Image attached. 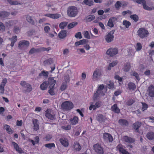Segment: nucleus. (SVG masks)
I'll list each match as a JSON object with an SVG mask.
<instances>
[{
    "instance_id": "obj_1",
    "label": "nucleus",
    "mask_w": 154,
    "mask_h": 154,
    "mask_svg": "<svg viewBox=\"0 0 154 154\" xmlns=\"http://www.w3.org/2000/svg\"><path fill=\"white\" fill-rule=\"evenodd\" d=\"M132 1L138 4H141L143 8L146 10L151 11L154 10V5L147 4L145 0H132Z\"/></svg>"
},
{
    "instance_id": "obj_2",
    "label": "nucleus",
    "mask_w": 154,
    "mask_h": 154,
    "mask_svg": "<svg viewBox=\"0 0 154 154\" xmlns=\"http://www.w3.org/2000/svg\"><path fill=\"white\" fill-rule=\"evenodd\" d=\"M78 10L76 7L74 6L69 7L67 10V14L70 17H75L77 14Z\"/></svg>"
},
{
    "instance_id": "obj_3",
    "label": "nucleus",
    "mask_w": 154,
    "mask_h": 154,
    "mask_svg": "<svg viewBox=\"0 0 154 154\" xmlns=\"http://www.w3.org/2000/svg\"><path fill=\"white\" fill-rule=\"evenodd\" d=\"M61 107L63 109L68 111L72 109L73 108L74 105L72 102L66 101L62 103Z\"/></svg>"
},
{
    "instance_id": "obj_4",
    "label": "nucleus",
    "mask_w": 154,
    "mask_h": 154,
    "mask_svg": "<svg viewBox=\"0 0 154 154\" xmlns=\"http://www.w3.org/2000/svg\"><path fill=\"white\" fill-rule=\"evenodd\" d=\"M137 33L138 36L142 38L146 37L149 34L148 31L143 28L139 29L137 31Z\"/></svg>"
},
{
    "instance_id": "obj_5",
    "label": "nucleus",
    "mask_w": 154,
    "mask_h": 154,
    "mask_svg": "<svg viewBox=\"0 0 154 154\" xmlns=\"http://www.w3.org/2000/svg\"><path fill=\"white\" fill-rule=\"evenodd\" d=\"M29 45V42L26 40H22L19 42L18 47L21 50H25L27 48Z\"/></svg>"
},
{
    "instance_id": "obj_6",
    "label": "nucleus",
    "mask_w": 154,
    "mask_h": 154,
    "mask_svg": "<svg viewBox=\"0 0 154 154\" xmlns=\"http://www.w3.org/2000/svg\"><path fill=\"white\" fill-rule=\"evenodd\" d=\"M102 71L100 69H97L93 72L92 75V79L95 81L99 80L102 74Z\"/></svg>"
},
{
    "instance_id": "obj_7",
    "label": "nucleus",
    "mask_w": 154,
    "mask_h": 154,
    "mask_svg": "<svg viewBox=\"0 0 154 154\" xmlns=\"http://www.w3.org/2000/svg\"><path fill=\"white\" fill-rule=\"evenodd\" d=\"M93 148L95 151L97 153L102 154L104 153L103 148L101 145L99 143H96L93 145Z\"/></svg>"
},
{
    "instance_id": "obj_8",
    "label": "nucleus",
    "mask_w": 154,
    "mask_h": 154,
    "mask_svg": "<svg viewBox=\"0 0 154 154\" xmlns=\"http://www.w3.org/2000/svg\"><path fill=\"white\" fill-rule=\"evenodd\" d=\"M90 106L89 109L90 110L92 109L95 110L97 108H99L102 105V103L100 101H97L96 103L91 102L90 103Z\"/></svg>"
},
{
    "instance_id": "obj_9",
    "label": "nucleus",
    "mask_w": 154,
    "mask_h": 154,
    "mask_svg": "<svg viewBox=\"0 0 154 154\" xmlns=\"http://www.w3.org/2000/svg\"><path fill=\"white\" fill-rule=\"evenodd\" d=\"M114 32V30L111 31L105 36V39L107 42L109 43L113 40L114 38L113 35Z\"/></svg>"
},
{
    "instance_id": "obj_10",
    "label": "nucleus",
    "mask_w": 154,
    "mask_h": 154,
    "mask_svg": "<svg viewBox=\"0 0 154 154\" xmlns=\"http://www.w3.org/2000/svg\"><path fill=\"white\" fill-rule=\"evenodd\" d=\"M118 50L116 48H111L108 49L106 51V54L112 57L117 54Z\"/></svg>"
},
{
    "instance_id": "obj_11",
    "label": "nucleus",
    "mask_w": 154,
    "mask_h": 154,
    "mask_svg": "<svg viewBox=\"0 0 154 154\" xmlns=\"http://www.w3.org/2000/svg\"><path fill=\"white\" fill-rule=\"evenodd\" d=\"M45 16L52 18L53 19H56L61 17V15L59 14H50L48 13L45 14Z\"/></svg>"
},
{
    "instance_id": "obj_12",
    "label": "nucleus",
    "mask_w": 154,
    "mask_h": 154,
    "mask_svg": "<svg viewBox=\"0 0 154 154\" xmlns=\"http://www.w3.org/2000/svg\"><path fill=\"white\" fill-rule=\"evenodd\" d=\"M103 138L105 140L108 141L109 142H112L113 140V138L112 136L107 133H105L103 134Z\"/></svg>"
},
{
    "instance_id": "obj_13",
    "label": "nucleus",
    "mask_w": 154,
    "mask_h": 154,
    "mask_svg": "<svg viewBox=\"0 0 154 154\" xmlns=\"http://www.w3.org/2000/svg\"><path fill=\"white\" fill-rule=\"evenodd\" d=\"M45 116L46 117L51 120H53L54 119V115L51 109H48L46 111Z\"/></svg>"
},
{
    "instance_id": "obj_14",
    "label": "nucleus",
    "mask_w": 154,
    "mask_h": 154,
    "mask_svg": "<svg viewBox=\"0 0 154 154\" xmlns=\"http://www.w3.org/2000/svg\"><path fill=\"white\" fill-rule=\"evenodd\" d=\"M97 119L101 123L105 122L107 123L108 122L106 118L101 114L98 115Z\"/></svg>"
},
{
    "instance_id": "obj_15",
    "label": "nucleus",
    "mask_w": 154,
    "mask_h": 154,
    "mask_svg": "<svg viewBox=\"0 0 154 154\" xmlns=\"http://www.w3.org/2000/svg\"><path fill=\"white\" fill-rule=\"evenodd\" d=\"M147 92L150 97H154V86L150 85L148 88Z\"/></svg>"
},
{
    "instance_id": "obj_16",
    "label": "nucleus",
    "mask_w": 154,
    "mask_h": 154,
    "mask_svg": "<svg viewBox=\"0 0 154 154\" xmlns=\"http://www.w3.org/2000/svg\"><path fill=\"white\" fill-rule=\"evenodd\" d=\"M79 121V118L76 116L73 117L69 119V123L72 125H75L77 124Z\"/></svg>"
},
{
    "instance_id": "obj_17",
    "label": "nucleus",
    "mask_w": 154,
    "mask_h": 154,
    "mask_svg": "<svg viewBox=\"0 0 154 154\" xmlns=\"http://www.w3.org/2000/svg\"><path fill=\"white\" fill-rule=\"evenodd\" d=\"M11 145L19 153H23V152L22 149L19 147L17 143L14 142H12Z\"/></svg>"
},
{
    "instance_id": "obj_18",
    "label": "nucleus",
    "mask_w": 154,
    "mask_h": 154,
    "mask_svg": "<svg viewBox=\"0 0 154 154\" xmlns=\"http://www.w3.org/2000/svg\"><path fill=\"white\" fill-rule=\"evenodd\" d=\"M47 82L49 85V87H54L56 83V81L54 80L53 78L50 77L48 79Z\"/></svg>"
},
{
    "instance_id": "obj_19",
    "label": "nucleus",
    "mask_w": 154,
    "mask_h": 154,
    "mask_svg": "<svg viewBox=\"0 0 154 154\" xmlns=\"http://www.w3.org/2000/svg\"><path fill=\"white\" fill-rule=\"evenodd\" d=\"M116 149L119 151V153L122 154H127V152L123 148L121 145H119L116 147Z\"/></svg>"
},
{
    "instance_id": "obj_20",
    "label": "nucleus",
    "mask_w": 154,
    "mask_h": 154,
    "mask_svg": "<svg viewBox=\"0 0 154 154\" xmlns=\"http://www.w3.org/2000/svg\"><path fill=\"white\" fill-rule=\"evenodd\" d=\"M72 148L76 151H79L81 149V146L79 143L78 142H75L73 144Z\"/></svg>"
},
{
    "instance_id": "obj_21",
    "label": "nucleus",
    "mask_w": 154,
    "mask_h": 154,
    "mask_svg": "<svg viewBox=\"0 0 154 154\" xmlns=\"http://www.w3.org/2000/svg\"><path fill=\"white\" fill-rule=\"evenodd\" d=\"M131 68L130 63H127L123 66L122 69L124 72H128L129 71Z\"/></svg>"
},
{
    "instance_id": "obj_22",
    "label": "nucleus",
    "mask_w": 154,
    "mask_h": 154,
    "mask_svg": "<svg viewBox=\"0 0 154 154\" xmlns=\"http://www.w3.org/2000/svg\"><path fill=\"white\" fill-rule=\"evenodd\" d=\"M32 122L33 125V129L35 131H37L39 129V126L38 120L35 119L32 120Z\"/></svg>"
},
{
    "instance_id": "obj_23",
    "label": "nucleus",
    "mask_w": 154,
    "mask_h": 154,
    "mask_svg": "<svg viewBox=\"0 0 154 154\" xmlns=\"http://www.w3.org/2000/svg\"><path fill=\"white\" fill-rule=\"evenodd\" d=\"M59 141L61 144L65 147H67L68 146L69 142L68 141L65 139L60 138Z\"/></svg>"
},
{
    "instance_id": "obj_24",
    "label": "nucleus",
    "mask_w": 154,
    "mask_h": 154,
    "mask_svg": "<svg viewBox=\"0 0 154 154\" xmlns=\"http://www.w3.org/2000/svg\"><path fill=\"white\" fill-rule=\"evenodd\" d=\"M87 42V40L85 39H83L75 42V46L77 47L80 45L85 44Z\"/></svg>"
},
{
    "instance_id": "obj_25",
    "label": "nucleus",
    "mask_w": 154,
    "mask_h": 154,
    "mask_svg": "<svg viewBox=\"0 0 154 154\" xmlns=\"http://www.w3.org/2000/svg\"><path fill=\"white\" fill-rule=\"evenodd\" d=\"M105 94L104 93H101L97 90L96 92L94 94L93 100H95L100 96H103Z\"/></svg>"
},
{
    "instance_id": "obj_26",
    "label": "nucleus",
    "mask_w": 154,
    "mask_h": 154,
    "mask_svg": "<svg viewBox=\"0 0 154 154\" xmlns=\"http://www.w3.org/2000/svg\"><path fill=\"white\" fill-rule=\"evenodd\" d=\"M48 86V83L47 81H45L40 85L41 89L42 90H45L46 89Z\"/></svg>"
},
{
    "instance_id": "obj_27",
    "label": "nucleus",
    "mask_w": 154,
    "mask_h": 154,
    "mask_svg": "<svg viewBox=\"0 0 154 154\" xmlns=\"http://www.w3.org/2000/svg\"><path fill=\"white\" fill-rule=\"evenodd\" d=\"M123 139L124 141L128 143H133L134 141V140L133 139L127 136H124L123 137Z\"/></svg>"
},
{
    "instance_id": "obj_28",
    "label": "nucleus",
    "mask_w": 154,
    "mask_h": 154,
    "mask_svg": "<svg viewBox=\"0 0 154 154\" xmlns=\"http://www.w3.org/2000/svg\"><path fill=\"white\" fill-rule=\"evenodd\" d=\"M116 19L114 18H111L109 19L107 25L110 27H112L114 26L113 23L114 22Z\"/></svg>"
},
{
    "instance_id": "obj_29",
    "label": "nucleus",
    "mask_w": 154,
    "mask_h": 154,
    "mask_svg": "<svg viewBox=\"0 0 154 154\" xmlns=\"http://www.w3.org/2000/svg\"><path fill=\"white\" fill-rule=\"evenodd\" d=\"M117 63L118 62L116 61H114L110 63L107 67V70L109 71L111 70V68L116 65Z\"/></svg>"
},
{
    "instance_id": "obj_30",
    "label": "nucleus",
    "mask_w": 154,
    "mask_h": 154,
    "mask_svg": "<svg viewBox=\"0 0 154 154\" xmlns=\"http://www.w3.org/2000/svg\"><path fill=\"white\" fill-rule=\"evenodd\" d=\"M66 30H62L58 34L59 37L61 38H64L66 36Z\"/></svg>"
},
{
    "instance_id": "obj_31",
    "label": "nucleus",
    "mask_w": 154,
    "mask_h": 154,
    "mask_svg": "<svg viewBox=\"0 0 154 154\" xmlns=\"http://www.w3.org/2000/svg\"><path fill=\"white\" fill-rule=\"evenodd\" d=\"M9 39L11 41V46L13 47L14 46V44L17 40V36L15 35L13 36L11 38H9Z\"/></svg>"
},
{
    "instance_id": "obj_32",
    "label": "nucleus",
    "mask_w": 154,
    "mask_h": 154,
    "mask_svg": "<svg viewBox=\"0 0 154 154\" xmlns=\"http://www.w3.org/2000/svg\"><path fill=\"white\" fill-rule=\"evenodd\" d=\"M146 137L149 140H152L154 139V133L151 132L148 133L146 134Z\"/></svg>"
},
{
    "instance_id": "obj_33",
    "label": "nucleus",
    "mask_w": 154,
    "mask_h": 154,
    "mask_svg": "<svg viewBox=\"0 0 154 154\" xmlns=\"http://www.w3.org/2000/svg\"><path fill=\"white\" fill-rule=\"evenodd\" d=\"M112 110L114 112L118 113L120 112V110L116 104H114L111 108Z\"/></svg>"
},
{
    "instance_id": "obj_34",
    "label": "nucleus",
    "mask_w": 154,
    "mask_h": 154,
    "mask_svg": "<svg viewBox=\"0 0 154 154\" xmlns=\"http://www.w3.org/2000/svg\"><path fill=\"white\" fill-rule=\"evenodd\" d=\"M4 128L6 130L9 134H11L13 133L12 130L8 125H4Z\"/></svg>"
},
{
    "instance_id": "obj_35",
    "label": "nucleus",
    "mask_w": 154,
    "mask_h": 154,
    "mask_svg": "<svg viewBox=\"0 0 154 154\" xmlns=\"http://www.w3.org/2000/svg\"><path fill=\"white\" fill-rule=\"evenodd\" d=\"M45 25L46 26L44 28V30L46 33H48L50 31V26H51V25L49 23H46Z\"/></svg>"
},
{
    "instance_id": "obj_36",
    "label": "nucleus",
    "mask_w": 154,
    "mask_h": 154,
    "mask_svg": "<svg viewBox=\"0 0 154 154\" xmlns=\"http://www.w3.org/2000/svg\"><path fill=\"white\" fill-rule=\"evenodd\" d=\"M93 4V2L91 0H84L83 1L82 4L88 5L89 6H91Z\"/></svg>"
},
{
    "instance_id": "obj_37",
    "label": "nucleus",
    "mask_w": 154,
    "mask_h": 154,
    "mask_svg": "<svg viewBox=\"0 0 154 154\" xmlns=\"http://www.w3.org/2000/svg\"><path fill=\"white\" fill-rule=\"evenodd\" d=\"M124 4L123 2H120L119 1H117L115 5V6L116 9L118 10Z\"/></svg>"
},
{
    "instance_id": "obj_38",
    "label": "nucleus",
    "mask_w": 154,
    "mask_h": 154,
    "mask_svg": "<svg viewBox=\"0 0 154 154\" xmlns=\"http://www.w3.org/2000/svg\"><path fill=\"white\" fill-rule=\"evenodd\" d=\"M141 123L140 122H137L133 124V127L138 132L137 129L141 125Z\"/></svg>"
},
{
    "instance_id": "obj_39",
    "label": "nucleus",
    "mask_w": 154,
    "mask_h": 154,
    "mask_svg": "<svg viewBox=\"0 0 154 154\" xmlns=\"http://www.w3.org/2000/svg\"><path fill=\"white\" fill-rule=\"evenodd\" d=\"M130 74L131 76H134L138 81L140 80V78L139 75L137 72L134 71H132L131 72Z\"/></svg>"
},
{
    "instance_id": "obj_40",
    "label": "nucleus",
    "mask_w": 154,
    "mask_h": 154,
    "mask_svg": "<svg viewBox=\"0 0 154 154\" xmlns=\"http://www.w3.org/2000/svg\"><path fill=\"white\" fill-rule=\"evenodd\" d=\"M142 45L140 43H137L135 47L136 51L137 52L140 51L142 49Z\"/></svg>"
},
{
    "instance_id": "obj_41",
    "label": "nucleus",
    "mask_w": 154,
    "mask_h": 154,
    "mask_svg": "<svg viewBox=\"0 0 154 154\" xmlns=\"http://www.w3.org/2000/svg\"><path fill=\"white\" fill-rule=\"evenodd\" d=\"M78 24V22L75 21L69 23L68 25V28L69 29H71L76 26Z\"/></svg>"
},
{
    "instance_id": "obj_42",
    "label": "nucleus",
    "mask_w": 154,
    "mask_h": 154,
    "mask_svg": "<svg viewBox=\"0 0 154 154\" xmlns=\"http://www.w3.org/2000/svg\"><path fill=\"white\" fill-rule=\"evenodd\" d=\"M123 25L126 28H128L131 25V23L126 20H124L123 22Z\"/></svg>"
},
{
    "instance_id": "obj_43",
    "label": "nucleus",
    "mask_w": 154,
    "mask_h": 154,
    "mask_svg": "<svg viewBox=\"0 0 154 154\" xmlns=\"http://www.w3.org/2000/svg\"><path fill=\"white\" fill-rule=\"evenodd\" d=\"M26 20L29 23H33L34 22V21L32 19V17L27 15H26Z\"/></svg>"
},
{
    "instance_id": "obj_44",
    "label": "nucleus",
    "mask_w": 154,
    "mask_h": 154,
    "mask_svg": "<svg viewBox=\"0 0 154 154\" xmlns=\"http://www.w3.org/2000/svg\"><path fill=\"white\" fill-rule=\"evenodd\" d=\"M128 87L129 89L134 90L136 88V86L132 83H129L128 85Z\"/></svg>"
},
{
    "instance_id": "obj_45",
    "label": "nucleus",
    "mask_w": 154,
    "mask_h": 154,
    "mask_svg": "<svg viewBox=\"0 0 154 154\" xmlns=\"http://www.w3.org/2000/svg\"><path fill=\"white\" fill-rule=\"evenodd\" d=\"M68 23L66 22H61L59 25V27L61 29H63L67 25Z\"/></svg>"
},
{
    "instance_id": "obj_46",
    "label": "nucleus",
    "mask_w": 154,
    "mask_h": 154,
    "mask_svg": "<svg viewBox=\"0 0 154 154\" xmlns=\"http://www.w3.org/2000/svg\"><path fill=\"white\" fill-rule=\"evenodd\" d=\"M130 18L135 22L137 21L139 19L138 16L136 14H133L131 15Z\"/></svg>"
},
{
    "instance_id": "obj_47",
    "label": "nucleus",
    "mask_w": 154,
    "mask_h": 154,
    "mask_svg": "<svg viewBox=\"0 0 154 154\" xmlns=\"http://www.w3.org/2000/svg\"><path fill=\"white\" fill-rule=\"evenodd\" d=\"M9 14V13L7 12H0V17H6L8 16Z\"/></svg>"
},
{
    "instance_id": "obj_48",
    "label": "nucleus",
    "mask_w": 154,
    "mask_h": 154,
    "mask_svg": "<svg viewBox=\"0 0 154 154\" xmlns=\"http://www.w3.org/2000/svg\"><path fill=\"white\" fill-rule=\"evenodd\" d=\"M39 49H35L34 48H32L29 51V53L30 54H33L36 53L40 51Z\"/></svg>"
},
{
    "instance_id": "obj_49",
    "label": "nucleus",
    "mask_w": 154,
    "mask_h": 154,
    "mask_svg": "<svg viewBox=\"0 0 154 154\" xmlns=\"http://www.w3.org/2000/svg\"><path fill=\"white\" fill-rule=\"evenodd\" d=\"M47 34L51 38H53L55 36H57V33L54 31L52 32H49Z\"/></svg>"
},
{
    "instance_id": "obj_50",
    "label": "nucleus",
    "mask_w": 154,
    "mask_h": 154,
    "mask_svg": "<svg viewBox=\"0 0 154 154\" xmlns=\"http://www.w3.org/2000/svg\"><path fill=\"white\" fill-rule=\"evenodd\" d=\"M119 123L121 125H127L128 124V122L125 120L120 119L119 121Z\"/></svg>"
},
{
    "instance_id": "obj_51",
    "label": "nucleus",
    "mask_w": 154,
    "mask_h": 154,
    "mask_svg": "<svg viewBox=\"0 0 154 154\" xmlns=\"http://www.w3.org/2000/svg\"><path fill=\"white\" fill-rule=\"evenodd\" d=\"M95 17L94 15H89L86 17V20L88 22H90L94 19Z\"/></svg>"
},
{
    "instance_id": "obj_52",
    "label": "nucleus",
    "mask_w": 154,
    "mask_h": 154,
    "mask_svg": "<svg viewBox=\"0 0 154 154\" xmlns=\"http://www.w3.org/2000/svg\"><path fill=\"white\" fill-rule=\"evenodd\" d=\"M83 34L85 38L88 39L90 38V35L88 31H84Z\"/></svg>"
},
{
    "instance_id": "obj_53",
    "label": "nucleus",
    "mask_w": 154,
    "mask_h": 154,
    "mask_svg": "<svg viewBox=\"0 0 154 154\" xmlns=\"http://www.w3.org/2000/svg\"><path fill=\"white\" fill-rule=\"evenodd\" d=\"M45 147L51 149L52 147H55V145L54 143H48L45 145Z\"/></svg>"
},
{
    "instance_id": "obj_54",
    "label": "nucleus",
    "mask_w": 154,
    "mask_h": 154,
    "mask_svg": "<svg viewBox=\"0 0 154 154\" xmlns=\"http://www.w3.org/2000/svg\"><path fill=\"white\" fill-rule=\"evenodd\" d=\"M49 90L48 91L49 93L51 95H54L55 94V92L54 91V88L49 87Z\"/></svg>"
},
{
    "instance_id": "obj_55",
    "label": "nucleus",
    "mask_w": 154,
    "mask_h": 154,
    "mask_svg": "<svg viewBox=\"0 0 154 154\" xmlns=\"http://www.w3.org/2000/svg\"><path fill=\"white\" fill-rule=\"evenodd\" d=\"M104 86L103 84L100 85L98 86L97 91L101 93H103L102 91L104 89Z\"/></svg>"
},
{
    "instance_id": "obj_56",
    "label": "nucleus",
    "mask_w": 154,
    "mask_h": 154,
    "mask_svg": "<svg viewBox=\"0 0 154 154\" xmlns=\"http://www.w3.org/2000/svg\"><path fill=\"white\" fill-rule=\"evenodd\" d=\"M62 128L65 130H69L71 128V126L70 125H68L66 126L62 127Z\"/></svg>"
},
{
    "instance_id": "obj_57",
    "label": "nucleus",
    "mask_w": 154,
    "mask_h": 154,
    "mask_svg": "<svg viewBox=\"0 0 154 154\" xmlns=\"http://www.w3.org/2000/svg\"><path fill=\"white\" fill-rule=\"evenodd\" d=\"M75 37L77 38L81 39L82 38V36L81 32H77L75 35Z\"/></svg>"
},
{
    "instance_id": "obj_58",
    "label": "nucleus",
    "mask_w": 154,
    "mask_h": 154,
    "mask_svg": "<svg viewBox=\"0 0 154 154\" xmlns=\"http://www.w3.org/2000/svg\"><path fill=\"white\" fill-rule=\"evenodd\" d=\"M7 79L6 78H4L3 79L0 85L5 87L7 83Z\"/></svg>"
},
{
    "instance_id": "obj_59",
    "label": "nucleus",
    "mask_w": 154,
    "mask_h": 154,
    "mask_svg": "<svg viewBox=\"0 0 154 154\" xmlns=\"http://www.w3.org/2000/svg\"><path fill=\"white\" fill-rule=\"evenodd\" d=\"M66 87V84L65 83H63L62 84L60 89L61 91H63L64 90Z\"/></svg>"
},
{
    "instance_id": "obj_60",
    "label": "nucleus",
    "mask_w": 154,
    "mask_h": 154,
    "mask_svg": "<svg viewBox=\"0 0 154 154\" xmlns=\"http://www.w3.org/2000/svg\"><path fill=\"white\" fill-rule=\"evenodd\" d=\"M142 111H143L146 109L148 107V106L147 104L144 103H142Z\"/></svg>"
},
{
    "instance_id": "obj_61",
    "label": "nucleus",
    "mask_w": 154,
    "mask_h": 154,
    "mask_svg": "<svg viewBox=\"0 0 154 154\" xmlns=\"http://www.w3.org/2000/svg\"><path fill=\"white\" fill-rule=\"evenodd\" d=\"M69 53V50L67 48H66L63 50V54L64 56H66L68 55Z\"/></svg>"
},
{
    "instance_id": "obj_62",
    "label": "nucleus",
    "mask_w": 154,
    "mask_h": 154,
    "mask_svg": "<svg viewBox=\"0 0 154 154\" xmlns=\"http://www.w3.org/2000/svg\"><path fill=\"white\" fill-rule=\"evenodd\" d=\"M109 88L112 89L114 88V83L113 82L110 81L109 83L108 84Z\"/></svg>"
},
{
    "instance_id": "obj_63",
    "label": "nucleus",
    "mask_w": 154,
    "mask_h": 154,
    "mask_svg": "<svg viewBox=\"0 0 154 154\" xmlns=\"http://www.w3.org/2000/svg\"><path fill=\"white\" fill-rule=\"evenodd\" d=\"M131 13V12L129 10H128L127 11H123L122 13V15L123 16H125L127 14H130Z\"/></svg>"
},
{
    "instance_id": "obj_64",
    "label": "nucleus",
    "mask_w": 154,
    "mask_h": 154,
    "mask_svg": "<svg viewBox=\"0 0 154 154\" xmlns=\"http://www.w3.org/2000/svg\"><path fill=\"white\" fill-rule=\"evenodd\" d=\"M25 88H27V91H31L32 90L31 85L28 83L27 84Z\"/></svg>"
}]
</instances>
